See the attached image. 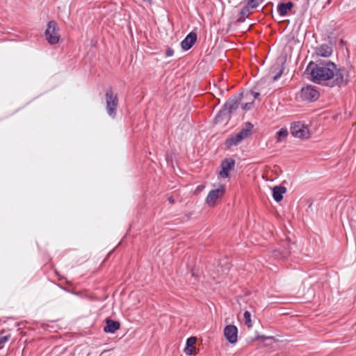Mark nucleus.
Listing matches in <instances>:
<instances>
[{
    "label": "nucleus",
    "mask_w": 356,
    "mask_h": 356,
    "mask_svg": "<svg viewBox=\"0 0 356 356\" xmlns=\"http://www.w3.org/2000/svg\"><path fill=\"white\" fill-rule=\"evenodd\" d=\"M313 83L330 88L346 87L350 82V70L327 60L310 61L305 72Z\"/></svg>",
    "instance_id": "nucleus-1"
},
{
    "label": "nucleus",
    "mask_w": 356,
    "mask_h": 356,
    "mask_svg": "<svg viewBox=\"0 0 356 356\" xmlns=\"http://www.w3.org/2000/svg\"><path fill=\"white\" fill-rule=\"evenodd\" d=\"M242 93H238L230 97L216 115L214 122L216 124L222 122H227L231 118V115L238 108L242 100Z\"/></svg>",
    "instance_id": "nucleus-2"
},
{
    "label": "nucleus",
    "mask_w": 356,
    "mask_h": 356,
    "mask_svg": "<svg viewBox=\"0 0 356 356\" xmlns=\"http://www.w3.org/2000/svg\"><path fill=\"white\" fill-rule=\"evenodd\" d=\"M253 124L248 122L245 127L241 129L237 134L227 138L225 141V145L227 149H231L232 147L237 146L244 139L248 138L252 134Z\"/></svg>",
    "instance_id": "nucleus-3"
},
{
    "label": "nucleus",
    "mask_w": 356,
    "mask_h": 356,
    "mask_svg": "<svg viewBox=\"0 0 356 356\" xmlns=\"http://www.w3.org/2000/svg\"><path fill=\"white\" fill-rule=\"evenodd\" d=\"M105 100L107 114L111 118H115L118 106V95L113 92L112 88H109L106 90L105 93Z\"/></svg>",
    "instance_id": "nucleus-4"
},
{
    "label": "nucleus",
    "mask_w": 356,
    "mask_h": 356,
    "mask_svg": "<svg viewBox=\"0 0 356 356\" xmlns=\"http://www.w3.org/2000/svg\"><path fill=\"white\" fill-rule=\"evenodd\" d=\"M58 26L55 21H49L45 30L44 35L47 42L54 45L58 43L60 35L58 33Z\"/></svg>",
    "instance_id": "nucleus-5"
},
{
    "label": "nucleus",
    "mask_w": 356,
    "mask_h": 356,
    "mask_svg": "<svg viewBox=\"0 0 356 356\" xmlns=\"http://www.w3.org/2000/svg\"><path fill=\"white\" fill-rule=\"evenodd\" d=\"M319 97V92L312 85H306L300 90V97L304 102H314Z\"/></svg>",
    "instance_id": "nucleus-6"
},
{
    "label": "nucleus",
    "mask_w": 356,
    "mask_h": 356,
    "mask_svg": "<svg viewBox=\"0 0 356 356\" xmlns=\"http://www.w3.org/2000/svg\"><path fill=\"white\" fill-rule=\"evenodd\" d=\"M290 131L291 135L295 138L300 139H307L309 138V131L306 125L300 122H294L291 123Z\"/></svg>",
    "instance_id": "nucleus-7"
},
{
    "label": "nucleus",
    "mask_w": 356,
    "mask_h": 356,
    "mask_svg": "<svg viewBox=\"0 0 356 356\" xmlns=\"http://www.w3.org/2000/svg\"><path fill=\"white\" fill-rule=\"evenodd\" d=\"M235 163V159L232 157L223 159L220 163L221 171L219 172V175L222 178H228L229 177V171L234 168Z\"/></svg>",
    "instance_id": "nucleus-8"
},
{
    "label": "nucleus",
    "mask_w": 356,
    "mask_h": 356,
    "mask_svg": "<svg viewBox=\"0 0 356 356\" xmlns=\"http://www.w3.org/2000/svg\"><path fill=\"white\" fill-rule=\"evenodd\" d=\"M224 335L230 343H236L238 340V328L234 325H228L224 329Z\"/></svg>",
    "instance_id": "nucleus-9"
},
{
    "label": "nucleus",
    "mask_w": 356,
    "mask_h": 356,
    "mask_svg": "<svg viewBox=\"0 0 356 356\" xmlns=\"http://www.w3.org/2000/svg\"><path fill=\"white\" fill-rule=\"evenodd\" d=\"M225 193L224 186H220L218 188L211 190L208 193L206 202L210 206L213 205L216 201L221 197Z\"/></svg>",
    "instance_id": "nucleus-10"
},
{
    "label": "nucleus",
    "mask_w": 356,
    "mask_h": 356,
    "mask_svg": "<svg viewBox=\"0 0 356 356\" xmlns=\"http://www.w3.org/2000/svg\"><path fill=\"white\" fill-rule=\"evenodd\" d=\"M197 41V34L191 31L181 42V47L184 51L189 50Z\"/></svg>",
    "instance_id": "nucleus-11"
},
{
    "label": "nucleus",
    "mask_w": 356,
    "mask_h": 356,
    "mask_svg": "<svg viewBox=\"0 0 356 356\" xmlns=\"http://www.w3.org/2000/svg\"><path fill=\"white\" fill-rule=\"evenodd\" d=\"M332 47L327 44H322L315 49L318 56L328 58L332 54Z\"/></svg>",
    "instance_id": "nucleus-12"
},
{
    "label": "nucleus",
    "mask_w": 356,
    "mask_h": 356,
    "mask_svg": "<svg viewBox=\"0 0 356 356\" xmlns=\"http://www.w3.org/2000/svg\"><path fill=\"white\" fill-rule=\"evenodd\" d=\"M120 323L117 321L111 319L106 320V325L104 327V331L107 333H114L115 331L120 329Z\"/></svg>",
    "instance_id": "nucleus-13"
},
{
    "label": "nucleus",
    "mask_w": 356,
    "mask_h": 356,
    "mask_svg": "<svg viewBox=\"0 0 356 356\" xmlns=\"http://www.w3.org/2000/svg\"><path fill=\"white\" fill-rule=\"evenodd\" d=\"M286 188L283 186H275L273 188V197L276 202H280L283 199V195Z\"/></svg>",
    "instance_id": "nucleus-14"
},
{
    "label": "nucleus",
    "mask_w": 356,
    "mask_h": 356,
    "mask_svg": "<svg viewBox=\"0 0 356 356\" xmlns=\"http://www.w3.org/2000/svg\"><path fill=\"white\" fill-rule=\"evenodd\" d=\"M284 70V63H277L271 68V72L274 74L273 81H275L279 79L282 75Z\"/></svg>",
    "instance_id": "nucleus-15"
},
{
    "label": "nucleus",
    "mask_w": 356,
    "mask_h": 356,
    "mask_svg": "<svg viewBox=\"0 0 356 356\" xmlns=\"http://www.w3.org/2000/svg\"><path fill=\"white\" fill-rule=\"evenodd\" d=\"M293 3L288 1L286 3H280L277 5V10L280 16L284 17L286 15L288 12L292 9Z\"/></svg>",
    "instance_id": "nucleus-16"
},
{
    "label": "nucleus",
    "mask_w": 356,
    "mask_h": 356,
    "mask_svg": "<svg viewBox=\"0 0 356 356\" xmlns=\"http://www.w3.org/2000/svg\"><path fill=\"white\" fill-rule=\"evenodd\" d=\"M197 341L195 337H191L186 340V346L184 350V353L187 355H194L195 353V344Z\"/></svg>",
    "instance_id": "nucleus-17"
},
{
    "label": "nucleus",
    "mask_w": 356,
    "mask_h": 356,
    "mask_svg": "<svg viewBox=\"0 0 356 356\" xmlns=\"http://www.w3.org/2000/svg\"><path fill=\"white\" fill-rule=\"evenodd\" d=\"M257 7H253L252 4L249 5V1L241 8L239 16H238V22H243L246 19L248 18L249 13L250 9L256 8Z\"/></svg>",
    "instance_id": "nucleus-18"
},
{
    "label": "nucleus",
    "mask_w": 356,
    "mask_h": 356,
    "mask_svg": "<svg viewBox=\"0 0 356 356\" xmlns=\"http://www.w3.org/2000/svg\"><path fill=\"white\" fill-rule=\"evenodd\" d=\"M189 275L191 276L190 282L192 284H195L196 282L200 280L202 277V272L198 268L194 267L191 270Z\"/></svg>",
    "instance_id": "nucleus-19"
},
{
    "label": "nucleus",
    "mask_w": 356,
    "mask_h": 356,
    "mask_svg": "<svg viewBox=\"0 0 356 356\" xmlns=\"http://www.w3.org/2000/svg\"><path fill=\"white\" fill-rule=\"evenodd\" d=\"M290 246L287 245V248H284V250L281 252L280 250H275L273 251V255L275 257H279L280 259H286L290 254Z\"/></svg>",
    "instance_id": "nucleus-20"
},
{
    "label": "nucleus",
    "mask_w": 356,
    "mask_h": 356,
    "mask_svg": "<svg viewBox=\"0 0 356 356\" xmlns=\"http://www.w3.org/2000/svg\"><path fill=\"white\" fill-rule=\"evenodd\" d=\"M288 130L286 128H281L277 133H276V140L277 142H282L288 136Z\"/></svg>",
    "instance_id": "nucleus-21"
},
{
    "label": "nucleus",
    "mask_w": 356,
    "mask_h": 356,
    "mask_svg": "<svg viewBox=\"0 0 356 356\" xmlns=\"http://www.w3.org/2000/svg\"><path fill=\"white\" fill-rule=\"evenodd\" d=\"M243 317L245 320V324L248 327H252V323L251 321V314L248 311H245L243 314Z\"/></svg>",
    "instance_id": "nucleus-22"
},
{
    "label": "nucleus",
    "mask_w": 356,
    "mask_h": 356,
    "mask_svg": "<svg viewBox=\"0 0 356 356\" xmlns=\"http://www.w3.org/2000/svg\"><path fill=\"white\" fill-rule=\"evenodd\" d=\"M5 332V330L0 332V349L3 348V344L7 342L10 338V334L2 335Z\"/></svg>",
    "instance_id": "nucleus-23"
},
{
    "label": "nucleus",
    "mask_w": 356,
    "mask_h": 356,
    "mask_svg": "<svg viewBox=\"0 0 356 356\" xmlns=\"http://www.w3.org/2000/svg\"><path fill=\"white\" fill-rule=\"evenodd\" d=\"M264 0H248L249 5L252 4L253 7H258Z\"/></svg>",
    "instance_id": "nucleus-24"
},
{
    "label": "nucleus",
    "mask_w": 356,
    "mask_h": 356,
    "mask_svg": "<svg viewBox=\"0 0 356 356\" xmlns=\"http://www.w3.org/2000/svg\"><path fill=\"white\" fill-rule=\"evenodd\" d=\"M252 104H253V102L243 104H241V108L243 111H249V110H250Z\"/></svg>",
    "instance_id": "nucleus-25"
},
{
    "label": "nucleus",
    "mask_w": 356,
    "mask_h": 356,
    "mask_svg": "<svg viewBox=\"0 0 356 356\" xmlns=\"http://www.w3.org/2000/svg\"><path fill=\"white\" fill-rule=\"evenodd\" d=\"M174 54V50L171 47H168L165 51V56L170 57L173 56Z\"/></svg>",
    "instance_id": "nucleus-26"
},
{
    "label": "nucleus",
    "mask_w": 356,
    "mask_h": 356,
    "mask_svg": "<svg viewBox=\"0 0 356 356\" xmlns=\"http://www.w3.org/2000/svg\"><path fill=\"white\" fill-rule=\"evenodd\" d=\"M252 94L254 99H257L259 96V93L257 92H252Z\"/></svg>",
    "instance_id": "nucleus-27"
},
{
    "label": "nucleus",
    "mask_w": 356,
    "mask_h": 356,
    "mask_svg": "<svg viewBox=\"0 0 356 356\" xmlns=\"http://www.w3.org/2000/svg\"><path fill=\"white\" fill-rule=\"evenodd\" d=\"M70 292H72V293L74 294H76V295H79L80 294V291H74V290H72V291H70Z\"/></svg>",
    "instance_id": "nucleus-28"
},
{
    "label": "nucleus",
    "mask_w": 356,
    "mask_h": 356,
    "mask_svg": "<svg viewBox=\"0 0 356 356\" xmlns=\"http://www.w3.org/2000/svg\"><path fill=\"white\" fill-rule=\"evenodd\" d=\"M168 201H169V202H170V203H173V202H174V199H173V197H170L168 198Z\"/></svg>",
    "instance_id": "nucleus-29"
},
{
    "label": "nucleus",
    "mask_w": 356,
    "mask_h": 356,
    "mask_svg": "<svg viewBox=\"0 0 356 356\" xmlns=\"http://www.w3.org/2000/svg\"><path fill=\"white\" fill-rule=\"evenodd\" d=\"M213 279H214V280H216V282L220 283V282H221V281L219 280L220 278H219V276H218V275L217 276V277H213Z\"/></svg>",
    "instance_id": "nucleus-30"
},
{
    "label": "nucleus",
    "mask_w": 356,
    "mask_h": 356,
    "mask_svg": "<svg viewBox=\"0 0 356 356\" xmlns=\"http://www.w3.org/2000/svg\"><path fill=\"white\" fill-rule=\"evenodd\" d=\"M143 1H145V2H147V3H151L152 0H143Z\"/></svg>",
    "instance_id": "nucleus-31"
},
{
    "label": "nucleus",
    "mask_w": 356,
    "mask_h": 356,
    "mask_svg": "<svg viewBox=\"0 0 356 356\" xmlns=\"http://www.w3.org/2000/svg\"><path fill=\"white\" fill-rule=\"evenodd\" d=\"M61 289L65 290V289H66V288H65V287H61Z\"/></svg>",
    "instance_id": "nucleus-32"
}]
</instances>
